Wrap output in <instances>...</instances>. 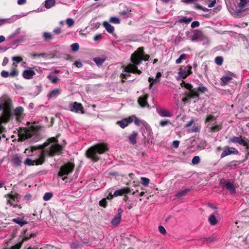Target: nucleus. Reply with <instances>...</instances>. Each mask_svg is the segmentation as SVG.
<instances>
[{
  "label": "nucleus",
  "mask_w": 249,
  "mask_h": 249,
  "mask_svg": "<svg viewBox=\"0 0 249 249\" xmlns=\"http://www.w3.org/2000/svg\"><path fill=\"white\" fill-rule=\"evenodd\" d=\"M57 136L49 139L40 148L32 146L30 148H26L25 153H28L33 158H27L24 161V164L28 166L42 164L46 157H53L55 155L59 154L62 150V147L57 143Z\"/></svg>",
  "instance_id": "nucleus-1"
},
{
  "label": "nucleus",
  "mask_w": 249,
  "mask_h": 249,
  "mask_svg": "<svg viewBox=\"0 0 249 249\" xmlns=\"http://www.w3.org/2000/svg\"><path fill=\"white\" fill-rule=\"evenodd\" d=\"M149 58L148 55L144 56L143 48H139L131 56V61L133 64H129L125 67L122 74L124 78H126L130 76V73L140 74L142 71L138 69L137 66L139 65L142 60H148Z\"/></svg>",
  "instance_id": "nucleus-2"
},
{
  "label": "nucleus",
  "mask_w": 249,
  "mask_h": 249,
  "mask_svg": "<svg viewBox=\"0 0 249 249\" xmlns=\"http://www.w3.org/2000/svg\"><path fill=\"white\" fill-rule=\"evenodd\" d=\"M108 150V145L106 143H98L87 150L86 156L92 161L95 162L100 158L99 155L103 154Z\"/></svg>",
  "instance_id": "nucleus-3"
},
{
  "label": "nucleus",
  "mask_w": 249,
  "mask_h": 249,
  "mask_svg": "<svg viewBox=\"0 0 249 249\" xmlns=\"http://www.w3.org/2000/svg\"><path fill=\"white\" fill-rule=\"evenodd\" d=\"M38 133V130L33 126L29 128H21L18 132V140L22 141L29 139L33 142H37L39 139Z\"/></svg>",
  "instance_id": "nucleus-4"
},
{
  "label": "nucleus",
  "mask_w": 249,
  "mask_h": 249,
  "mask_svg": "<svg viewBox=\"0 0 249 249\" xmlns=\"http://www.w3.org/2000/svg\"><path fill=\"white\" fill-rule=\"evenodd\" d=\"M206 91L207 89L202 85H200L198 88H195L193 91H186L185 92L186 96L182 98V101L186 104L189 103L191 99L198 100L199 94L204 93Z\"/></svg>",
  "instance_id": "nucleus-5"
},
{
  "label": "nucleus",
  "mask_w": 249,
  "mask_h": 249,
  "mask_svg": "<svg viewBox=\"0 0 249 249\" xmlns=\"http://www.w3.org/2000/svg\"><path fill=\"white\" fill-rule=\"evenodd\" d=\"M74 167V164L70 162L65 164L61 167L60 171L58 172V176L62 177L63 176L68 175L72 172Z\"/></svg>",
  "instance_id": "nucleus-6"
},
{
  "label": "nucleus",
  "mask_w": 249,
  "mask_h": 249,
  "mask_svg": "<svg viewBox=\"0 0 249 249\" xmlns=\"http://www.w3.org/2000/svg\"><path fill=\"white\" fill-rule=\"evenodd\" d=\"M192 67L190 65H187L184 68H180L179 70L177 79L178 80L186 78L192 73Z\"/></svg>",
  "instance_id": "nucleus-7"
},
{
  "label": "nucleus",
  "mask_w": 249,
  "mask_h": 249,
  "mask_svg": "<svg viewBox=\"0 0 249 249\" xmlns=\"http://www.w3.org/2000/svg\"><path fill=\"white\" fill-rule=\"evenodd\" d=\"M7 203L13 207H17L18 205V198L17 193L11 192L6 196Z\"/></svg>",
  "instance_id": "nucleus-8"
},
{
  "label": "nucleus",
  "mask_w": 249,
  "mask_h": 249,
  "mask_svg": "<svg viewBox=\"0 0 249 249\" xmlns=\"http://www.w3.org/2000/svg\"><path fill=\"white\" fill-rule=\"evenodd\" d=\"M131 191V190L129 188H123L115 191L113 195H111L110 193H109L107 196V198L108 199H111L113 197H117L118 196H122L124 194H128L130 193Z\"/></svg>",
  "instance_id": "nucleus-9"
},
{
  "label": "nucleus",
  "mask_w": 249,
  "mask_h": 249,
  "mask_svg": "<svg viewBox=\"0 0 249 249\" xmlns=\"http://www.w3.org/2000/svg\"><path fill=\"white\" fill-rule=\"evenodd\" d=\"M230 142L233 143H237L246 147L248 150L249 146V140L242 138V136L233 137L231 138Z\"/></svg>",
  "instance_id": "nucleus-10"
},
{
  "label": "nucleus",
  "mask_w": 249,
  "mask_h": 249,
  "mask_svg": "<svg viewBox=\"0 0 249 249\" xmlns=\"http://www.w3.org/2000/svg\"><path fill=\"white\" fill-rule=\"evenodd\" d=\"M249 3V0H240L237 7L235 9V12L237 15H240L242 12L245 11L246 7Z\"/></svg>",
  "instance_id": "nucleus-11"
},
{
  "label": "nucleus",
  "mask_w": 249,
  "mask_h": 249,
  "mask_svg": "<svg viewBox=\"0 0 249 249\" xmlns=\"http://www.w3.org/2000/svg\"><path fill=\"white\" fill-rule=\"evenodd\" d=\"M220 184L222 187H225L231 194H235L236 190L233 183L228 181L224 179H222L220 181Z\"/></svg>",
  "instance_id": "nucleus-12"
},
{
  "label": "nucleus",
  "mask_w": 249,
  "mask_h": 249,
  "mask_svg": "<svg viewBox=\"0 0 249 249\" xmlns=\"http://www.w3.org/2000/svg\"><path fill=\"white\" fill-rule=\"evenodd\" d=\"M122 213L123 210L121 208L118 209L117 214L114 216L111 221V224L112 226L116 227L120 223L122 219Z\"/></svg>",
  "instance_id": "nucleus-13"
},
{
  "label": "nucleus",
  "mask_w": 249,
  "mask_h": 249,
  "mask_svg": "<svg viewBox=\"0 0 249 249\" xmlns=\"http://www.w3.org/2000/svg\"><path fill=\"white\" fill-rule=\"evenodd\" d=\"M238 150L234 147H227L225 148L221 154V158H223L231 154H237Z\"/></svg>",
  "instance_id": "nucleus-14"
},
{
  "label": "nucleus",
  "mask_w": 249,
  "mask_h": 249,
  "mask_svg": "<svg viewBox=\"0 0 249 249\" xmlns=\"http://www.w3.org/2000/svg\"><path fill=\"white\" fill-rule=\"evenodd\" d=\"M35 75V71L31 68L24 70L22 73V76L25 79H31Z\"/></svg>",
  "instance_id": "nucleus-15"
},
{
  "label": "nucleus",
  "mask_w": 249,
  "mask_h": 249,
  "mask_svg": "<svg viewBox=\"0 0 249 249\" xmlns=\"http://www.w3.org/2000/svg\"><path fill=\"white\" fill-rule=\"evenodd\" d=\"M22 162V157L18 154L14 155L11 159V162L12 164L14 166H19Z\"/></svg>",
  "instance_id": "nucleus-16"
},
{
  "label": "nucleus",
  "mask_w": 249,
  "mask_h": 249,
  "mask_svg": "<svg viewBox=\"0 0 249 249\" xmlns=\"http://www.w3.org/2000/svg\"><path fill=\"white\" fill-rule=\"evenodd\" d=\"M70 110L71 111L75 112H78L81 111L82 113H84L83 111V107L81 104L77 103L76 102H74L73 104L70 105Z\"/></svg>",
  "instance_id": "nucleus-17"
},
{
  "label": "nucleus",
  "mask_w": 249,
  "mask_h": 249,
  "mask_svg": "<svg viewBox=\"0 0 249 249\" xmlns=\"http://www.w3.org/2000/svg\"><path fill=\"white\" fill-rule=\"evenodd\" d=\"M148 97V96L147 94L139 97L138 101L139 104L142 107H144L146 106L148 107V104L147 101Z\"/></svg>",
  "instance_id": "nucleus-18"
},
{
  "label": "nucleus",
  "mask_w": 249,
  "mask_h": 249,
  "mask_svg": "<svg viewBox=\"0 0 249 249\" xmlns=\"http://www.w3.org/2000/svg\"><path fill=\"white\" fill-rule=\"evenodd\" d=\"M14 112L17 120L20 122L23 118V108L21 107H18L15 109Z\"/></svg>",
  "instance_id": "nucleus-19"
},
{
  "label": "nucleus",
  "mask_w": 249,
  "mask_h": 249,
  "mask_svg": "<svg viewBox=\"0 0 249 249\" xmlns=\"http://www.w3.org/2000/svg\"><path fill=\"white\" fill-rule=\"evenodd\" d=\"M203 34L199 30H195L191 37L192 41H199L202 39Z\"/></svg>",
  "instance_id": "nucleus-20"
},
{
  "label": "nucleus",
  "mask_w": 249,
  "mask_h": 249,
  "mask_svg": "<svg viewBox=\"0 0 249 249\" xmlns=\"http://www.w3.org/2000/svg\"><path fill=\"white\" fill-rule=\"evenodd\" d=\"M134 124L136 125L140 126L141 124L143 125L147 129V130L150 131V127L148 124L143 120H141L138 119L136 116L134 119Z\"/></svg>",
  "instance_id": "nucleus-21"
},
{
  "label": "nucleus",
  "mask_w": 249,
  "mask_h": 249,
  "mask_svg": "<svg viewBox=\"0 0 249 249\" xmlns=\"http://www.w3.org/2000/svg\"><path fill=\"white\" fill-rule=\"evenodd\" d=\"M161 76V73L160 72H158L157 73L155 79L149 77L148 78V82L150 83L149 87L150 88L153 86V85L160 81V77Z\"/></svg>",
  "instance_id": "nucleus-22"
},
{
  "label": "nucleus",
  "mask_w": 249,
  "mask_h": 249,
  "mask_svg": "<svg viewBox=\"0 0 249 249\" xmlns=\"http://www.w3.org/2000/svg\"><path fill=\"white\" fill-rule=\"evenodd\" d=\"M232 80L231 77L228 75H224L220 78V84L221 86H225L228 84Z\"/></svg>",
  "instance_id": "nucleus-23"
},
{
  "label": "nucleus",
  "mask_w": 249,
  "mask_h": 249,
  "mask_svg": "<svg viewBox=\"0 0 249 249\" xmlns=\"http://www.w3.org/2000/svg\"><path fill=\"white\" fill-rule=\"evenodd\" d=\"M61 91L60 89H55L48 94V97L49 98H56L60 94Z\"/></svg>",
  "instance_id": "nucleus-24"
},
{
  "label": "nucleus",
  "mask_w": 249,
  "mask_h": 249,
  "mask_svg": "<svg viewBox=\"0 0 249 249\" xmlns=\"http://www.w3.org/2000/svg\"><path fill=\"white\" fill-rule=\"evenodd\" d=\"M138 134L136 131H133L128 137V140L131 143L135 144L137 143V137Z\"/></svg>",
  "instance_id": "nucleus-25"
},
{
  "label": "nucleus",
  "mask_w": 249,
  "mask_h": 249,
  "mask_svg": "<svg viewBox=\"0 0 249 249\" xmlns=\"http://www.w3.org/2000/svg\"><path fill=\"white\" fill-rule=\"evenodd\" d=\"M158 114L161 117H171L172 114L166 109H160L157 110Z\"/></svg>",
  "instance_id": "nucleus-26"
},
{
  "label": "nucleus",
  "mask_w": 249,
  "mask_h": 249,
  "mask_svg": "<svg viewBox=\"0 0 249 249\" xmlns=\"http://www.w3.org/2000/svg\"><path fill=\"white\" fill-rule=\"evenodd\" d=\"M0 100H1V101L4 105V109H7L11 104V99L7 97H3Z\"/></svg>",
  "instance_id": "nucleus-27"
},
{
  "label": "nucleus",
  "mask_w": 249,
  "mask_h": 249,
  "mask_svg": "<svg viewBox=\"0 0 249 249\" xmlns=\"http://www.w3.org/2000/svg\"><path fill=\"white\" fill-rule=\"evenodd\" d=\"M103 26L105 28L106 30L109 33H113L114 31V28L113 26L110 24L107 21L103 22Z\"/></svg>",
  "instance_id": "nucleus-28"
},
{
  "label": "nucleus",
  "mask_w": 249,
  "mask_h": 249,
  "mask_svg": "<svg viewBox=\"0 0 249 249\" xmlns=\"http://www.w3.org/2000/svg\"><path fill=\"white\" fill-rule=\"evenodd\" d=\"M17 67V65L15 63H13L12 65L13 70L10 73H9V76L14 77L18 75V72L16 69Z\"/></svg>",
  "instance_id": "nucleus-29"
},
{
  "label": "nucleus",
  "mask_w": 249,
  "mask_h": 249,
  "mask_svg": "<svg viewBox=\"0 0 249 249\" xmlns=\"http://www.w3.org/2000/svg\"><path fill=\"white\" fill-rule=\"evenodd\" d=\"M55 4V0H46L44 2V6L47 9H50Z\"/></svg>",
  "instance_id": "nucleus-30"
},
{
  "label": "nucleus",
  "mask_w": 249,
  "mask_h": 249,
  "mask_svg": "<svg viewBox=\"0 0 249 249\" xmlns=\"http://www.w3.org/2000/svg\"><path fill=\"white\" fill-rule=\"evenodd\" d=\"M12 221L14 222L15 223L18 224L21 227L23 226L24 225L26 224L27 222L26 221H24L22 220L20 218H14L12 219Z\"/></svg>",
  "instance_id": "nucleus-31"
},
{
  "label": "nucleus",
  "mask_w": 249,
  "mask_h": 249,
  "mask_svg": "<svg viewBox=\"0 0 249 249\" xmlns=\"http://www.w3.org/2000/svg\"><path fill=\"white\" fill-rule=\"evenodd\" d=\"M180 86L182 87H184L186 88V89H188V91H193V90L195 88H193V87L192 85L186 83L184 81H182V82L180 84Z\"/></svg>",
  "instance_id": "nucleus-32"
},
{
  "label": "nucleus",
  "mask_w": 249,
  "mask_h": 249,
  "mask_svg": "<svg viewBox=\"0 0 249 249\" xmlns=\"http://www.w3.org/2000/svg\"><path fill=\"white\" fill-rule=\"evenodd\" d=\"M209 221L211 225H215L217 223L215 216L214 214H211L210 215L208 218Z\"/></svg>",
  "instance_id": "nucleus-33"
},
{
  "label": "nucleus",
  "mask_w": 249,
  "mask_h": 249,
  "mask_svg": "<svg viewBox=\"0 0 249 249\" xmlns=\"http://www.w3.org/2000/svg\"><path fill=\"white\" fill-rule=\"evenodd\" d=\"M192 18H187L186 17H183L179 19L178 21L179 23H184L186 24L189 23L192 20Z\"/></svg>",
  "instance_id": "nucleus-34"
},
{
  "label": "nucleus",
  "mask_w": 249,
  "mask_h": 249,
  "mask_svg": "<svg viewBox=\"0 0 249 249\" xmlns=\"http://www.w3.org/2000/svg\"><path fill=\"white\" fill-rule=\"evenodd\" d=\"M189 191H190V189H185L184 190H182V191H180L178 192V193H177L175 195V196L176 197H179V196H186L187 194V193Z\"/></svg>",
  "instance_id": "nucleus-35"
},
{
  "label": "nucleus",
  "mask_w": 249,
  "mask_h": 249,
  "mask_svg": "<svg viewBox=\"0 0 249 249\" xmlns=\"http://www.w3.org/2000/svg\"><path fill=\"white\" fill-rule=\"evenodd\" d=\"M187 55L186 54H182L176 60V63L177 64L181 63L182 61L187 59Z\"/></svg>",
  "instance_id": "nucleus-36"
},
{
  "label": "nucleus",
  "mask_w": 249,
  "mask_h": 249,
  "mask_svg": "<svg viewBox=\"0 0 249 249\" xmlns=\"http://www.w3.org/2000/svg\"><path fill=\"white\" fill-rule=\"evenodd\" d=\"M221 129V125L214 123V125L210 127L211 131H218Z\"/></svg>",
  "instance_id": "nucleus-37"
},
{
  "label": "nucleus",
  "mask_w": 249,
  "mask_h": 249,
  "mask_svg": "<svg viewBox=\"0 0 249 249\" xmlns=\"http://www.w3.org/2000/svg\"><path fill=\"white\" fill-rule=\"evenodd\" d=\"M43 37L44 39L46 41L50 40L52 39L53 36L51 33L50 32H44L43 34Z\"/></svg>",
  "instance_id": "nucleus-38"
},
{
  "label": "nucleus",
  "mask_w": 249,
  "mask_h": 249,
  "mask_svg": "<svg viewBox=\"0 0 249 249\" xmlns=\"http://www.w3.org/2000/svg\"><path fill=\"white\" fill-rule=\"evenodd\" d=\"M53 196V194L51 192L46 193L43 196V200L44 201H48L50 200Z\"/></svg>",
  "instance_id": "nucleus-39"
},
{
  "label": "nucleus",
  "mask_w": 249,
  "mask_h": 249,
  "mask_svg": "<svg viewBox=\"0 0 249 249\" xmlns=\"http://www.w3.org/2000/svg\"><path fill=\"white\" fill-rule=\"evenodd\" d=\"M93 60L97 65H101L104 62L105 59L100 57H95L93 58Z\"/></svg>",
  "instance_id": "nucleus-40"
},
{
  "label": "nucleus",
  "mask_w": 249,
  "mask_h": 249,
  "mask_svg": "<svg viewBox=\"0 0 249 249\" xmlns=\"http://www.w3.org/2000/svg\"><path fill=\"white\" fill-rule=\"evenodd\" d=\"M142 184L144 186H147L149 183L150 180L148 178L145 177L141 178Z\"/></svg>",
  "instance_id": "nucleus-41"
},
{
  "label": "nucleus",
  "mask_w": 249,
  "mask_h": 249,
  "mask_svg": "<svg viewBox=\"0 0 249 249\" xmlns=\"http://www.w3.org/2000/svg\"><path fill=\"white\" fill-rule=\"evenodd\" d=\"M214 61L216 64L220 66L223 64V58L222 56H217L215 58Z\"/></svg>",
  "instance_id": "nucleus-42"
},
{
  "label": "nucleus",
  "mask_w": 249,
  "mask_h": 249,
  "mask_svg": "<svg viewBox=\"0 0 249 249\" xmlns=\"http://www.w3.org/2000/svg\"><path fill=\"white\" fill-rule=\"evenodd\" d=\"M117 124H119L120 126L123 128L128 125V123L127 121H126L125 119H124L122 121L118 122Z\"/></svg>",
  "instance_id": "nucleus-43"
},
{
  "label": "nucleus",
  "mask_w": 249,
  "mask_h": 249,
  "mask_svg": "<svg viewBox=\"0 0 249 249\" xmlns=\"http://www.w3.org/2000/svg\"><path fill=\"white\" fill-rule=\"evenodd\" d=\"M66 22L69 27H71L74 25V21L71 18H68L66 20Z\"/></svg>",
  "instance_id": "nucleus-44"
},
{
  "label": "nucleus",
  "mask_w": 249,
  "mask_h": 249,
  "mask_svg": "<svg viewBox=\"0 0 249 249\" xmlns=\"http://www.w3.org/2000/svg\"><path fill=\"white\" fill-rule=\"evenodd\" d=\"M200 158L198 156H196L193 157L192 160V163L194 165L197 164L200 162Z\"/></svg>",
  "instance_id": "nucleus-45"
},
{
  "label": "nucleus",
  "mask_w": 249,
  "mask_h": 249,
  "mask_svg": "<svg viewBox=\"0 0 249 249\" xmlns=\"http://www.w3.org/2000/svg\"><path fill=\"white\" fill-rule=\"evenodd\" d=\"M47 78L53 83H56L58 80V78L57 76H52L50 75H48Z\"/></svg>",
  "instance_id": "nucleus-46"
},
{
  "label": "nucleus",
  "mask_w": 249,
  "mask_h": 249,
  "mask_svg": "<svg viewBox=\"0 0 249 249\" xmlns=\"http://www.w3.org/2000/svg\"><path fill=\"white\" fill-rule=\"evenodd\" d=\"M20 32V28H18V29H17L11 35H10L8 38L9 39H12L15 36L18 35Z\"/></svg>",
  "instance_id": "nucleus-47"
},
{
  "label": "nucleus",
  "mask_w": 249,
  "mask_h": 249,
  "mask_svg": "<svg viewBox=\"0 0 249 249\" xmlns=\"http://www.w3.org/2000/svg\"><path fill=\"white\" fill-rule=\"evenodd\" d=\"M109 21L115 24H119L120 22V20L117 17H112L110 18Z\"/></svg>",
  "instance_id": "nucleus-48"
},
{
  "label": "nucleus",
  "mask_w": 249,
  "mask_h": 249,
  "mask_svg": "<svg viewBox=\"0 0 249 249\" xmlns=\"http://www.w3.org/2000/svg\"><path fill=\"white\" fill-rule=\"evenodd\" d=\"M79 48V44L77 43H74L71 45V49L73 52H76Z\"/></svg>",
  "instance_id": "nucleus-49"
},
{
  "label": "nucleus",
  "mask_w": 249,
  "mask_h": 249,
  "mask_svg": "<svg viewBox=\"0 0 249 249\" xmlns=\"http://www.w3.org/2000/svg\"><path fill=\"white\" fill-rule=\"evenodd\" d=\"M200 41H202L204 45L209 44L210 43L209 39L206 36H204V35H203L202 39Z\"/></svg>",
  "instance_id": "nucleus-50"
},
{
  "label": "nucleus",
  "mask_w": 249,
  "mask_h": 249,
  "mask_svg": "<svg viewBox=\"0 0 249 249\" xmlns=\"http://www.w3.org/2000/svg\"><path fill=\"white\" fill-rule=\"evenodd\" d=\"M12 60L14 61V63H15V62L16 63H19L21 61H22L23 60V59L22 58V57H20V56H14L12 57Z\"/></svg>",
  "instance_id": "nucleus-51"
},
{
  "label": "nucleus",
  "mask_w": 249,
  "mask_h": 249,
  "mask_svg": "<svg viewBox=\"0 0 249 249\" xmlns=\"http://www.w3.org/2000/svg\"><path fill=\"white\" fill-rule=\"evenodd\" d=\"M9 120V116L8 115L3 113V116L1 118L0 121L1 122H7Z\"/></svg>",
  "instance_id": "nucleus-52"
},
{
  "label": "nucleus",
  "mask_w": 249,
  "mask_h": 249,
  "mask_svg": "<svg viewBox=\"0 0 249 249\" xmlns=\"http://www.w3.org/2000/svg\"><path fill=\"white\" fill-rule=\"evenodd\" d=\"M10 18H0V26L6 23H10Z\"/></svg>",
  "instance_id": "nucleus-53"
},
{
  "label": "nucleus",
  "mask_w": 249,
  "mask_h": 249,
  "mask_svg": "<svg viewBox=\"0 0 249 249\" xmlns=\"http://www.w3.org/2000/svg\"><path fill=\"white\" fill-rule=\"evenodd\" d=\"M215 118L214 116L209 115L207 116L206 119V122L207 123H210V122H213L215 120Z\"/></svg>",
  "instance_id": "nucleus-54"
},
{
  "label": "nucleus",
  "mask_w": 249,
  "mask_h": 249,
  "mask_svg": "<svg viewBox=\"0 0 249 249\" xmlns=\"http://www.w3.org/2000/svg\"><path fill=\"white\" fill-rule=\"evenodd\" d=\"M21 247V244H17L16 245L13 246L10 248H4L2 249H20Z\"/></svg>",
  "instance_id": "nucleus-55"
},
{
  "label": "nucleus",
  "mask_w": 249,
  "mask_h": 249,
  "mask_svg": "<svg viewBox=\"0 0 249 249\" xmlns=\"http://www.w3.org/2000/svg\"><path fill=\"white\" fill-rule=\"evenodd\" d=\"M135 118V116L132 115L126 119H125L126 121H127V122L128 123V125L129 124L131 123L134 120Z\"/></svg>",
  "instance_id": "nucleus-56"
},
{
  "label": "nucleus",
  "mask_w": 249,
  "mask_h": 249,
  "mask_svg": "<svg viewBox=\"0 0 249 249\" xmlns=\"http://www.w3.org/2000/svg\"><path fill=\"white\" fill-rule=\"evenodd\" d=\"M99 204L101 206H102V207L105 208L107 206V202L106 201V199L105 198L102 199L99 202Z\"/></svg>",
  "instance_id": "nucleus-57"
},
{
  "label": "nucleus",
  "mask_w": 249,
  "mask_h": 249,
  "mask_svg": "<svg viewBox=\"0 0 249 249\" xmlns=\"http://www.w3.org/2000/svg\"><path fill=\"white\" fill-rule=\"evenodd\" d=\"M191 26L193 28L197 27L199 26V22L197 21H194L192 22Z\"/></svg>",
  "instance_id": "nucleus-58"
},
{
  "label": "nucleus",
  "mask_w": 249,
  "mask_h": 249,
  "mask_svg": "<svg viewBox=\"0 0 249 249\" xmlns=\"http://www.w3.org/2000/svg\"><path fill=\"white\" fill-rule=\"evenodd\" d=\"M159 230L160 232L162 234H165L166 232L165 228L162 226H160L159 227Z\"/></svg>",
  "instance_id": "nucleus-59"
},
{
  "label": "nucleus",
  "mask_w": 249,
  "mask_h": 249,
  "mask_svg": "<svg viewBox=\"0 0 249 249\" xmlns=\"http://www.w3.org/2000/svg\"><path fill=\"white\" fill-rule=\"evenodd\" d=\"M1 76L4 78H7L9 76V72L5 71H2L1 72Z\"/></svg>",
  "instance_id": "nucleus-60"
},
{
  "label": "nucleus",
  "mask_w": 249,
  "mask_h": 249,
  "mask_svg": "<svg viewBox=\"0 0 249 249\" xmlns=\"http://www.w3.org/2000/svg\"><path fill=\"white\" fill-rule=\"evenodd\" d=\"M169 122L166 120H161L160 122V125L161 126H165L166 125H167V124H169Z\"/></svg>",
  "instance_id": "nucleus-61"
},
{
  "label": "nucleus",
  "mask_w": 249,
  "mask_h": 249,
  "mask_svg": "<svg viewBox=\"0 0 249 249\" xmlns=\"http://www.w3.org/2000/svg\"><path fill=\"white\" fill-rule=\"evenodd\" d=\"M179 142L178 140L174 141L172 143V145L174 148H178L179 146Z\"/></svg>",
  "instance_id": "nucleus-62"
},
{
  "label": "nucleus",
  "mask_w": 249,
  "mask_h": 249,
  "mask_svg": "<svg viewBox=\"0 0 249 249\" xmlns=\"http://www.w3.org/2000/svg\"><path fill=\"white\" fill-rule=\"evenodd\" d=\"M34 57H45L47 55L46 53H41L39 54H34L33 55Z\"/></svg>",
  "instance_id": "nucleus-63"
},
{
  "label": "nucleus",
  "mask_w": 249,
  "mask_h": 249,
  "mask_svg": "<svg viewBox=\"0 0 249 249\" xmlns=\"http://www.w3.org/2000/svg\"><path fill=\"white\" fill-rule=\"evenodd\" d=\"M53 32L56 35H59L61 32V29L60 28H56L53 30Z\"/></svg>",
  "instance_id": "nucleus-64"
}]
</instances>
